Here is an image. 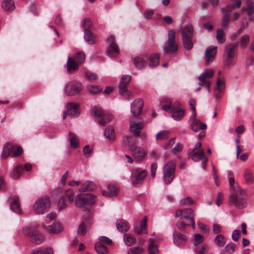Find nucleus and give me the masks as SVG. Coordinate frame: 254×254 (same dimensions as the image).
<instances>
[{"label": "nucleus", "instance_id": "1", "mask_svg": "<svg viewBox=\"0 0 254 254\" xmlns=\"http://www.w3.org/2000/svg\"><path fill=\"white\" fill-rule=\"evenodd\" d=\"M229 201L239 209L245 208L248 204L246 191L241 188H237L235 191L231 192Z\"/></svg>", "mask_w": 254, "mask_h": 254}, {"label": "nucleus", "instance_id": "2", "mask_svg": "<svg viewBox=\"0 0 254 254\" xmlns=\"http://www.w3.org/2000/svg\"><path fill=\"white\" fill-rule=\"evenodd\" d=\"M176 32L171 29L168 32V40L164 45L163 51L165 54H172L178 50V45L175 41Z\"/></svg>", "mask_w": 254, "mask_h": 254}, {"label": "nucleus", "instance_id": "3", "mask_svg": "<svg viewBox=\"0 0 254 254\" xmlns=\"http://www.w3.org/2000/svg\"><path fill=\"white\" fill-rule=\"evenodd\" d=\"M193 28L192 25L191 24L187 25L182 30V39L184 47L187 50H190L193 47Z\"/></svg>", "mask_w": 254, "mask_h": 254}, {"label": "nucleus", "instance_id": "4", "mask_svg": "<svg viewBox=\"0 0 254 254\" xmlns=\"http://www.w3.org/2000/svg\"><path fill=\"white\" fill-rule=\"evenodd\" d=\"M176 171V163L173 160L167 162L164 166L163 170V179L165 184H171L174 178Z\"/></svg>", "mask_w": 254, "mask_h": 254}, {"label": "nucleus", "instance_id": "5", "mask_svg": "<svg viewBox=\"0 0 254 254\" xmlns=\"http://www.w3.org/2000/svg\"><path fill=\"white\" fill-rule=\"evenodd\" d=\"M95 195L90 193L78 194L75 198V204L78 207L92 206L95 203Z\"/></svg>", "mask_w": 254, "mask_h": 254}, {"label": "nucleus", "instance_id": "6", "mask_svg": "<svg viewBox=\"0 0 254 254\" xmlns=\"http://www.w3.org/2000/svg\"><path fill=\"white\" fill-rule=\"evenodd\" d=\"M35 225H32L27 226L23 229V233L29 237L33 243L39 244L43 242L44 236L35 230Z\"/></svg>", "mask_w": 254, "mask_h": 254}, {"label": "nucleus", "instance_id": "7", "mask_svg": "<svg viewBox=\"0 0 254 254\" xmlns=\"http://www.w3.org/2000/svg\"><path fill=\"white\" fill-rule=\"evenodd\" d=\"M50 200L47 197L37 199L33 206V209L37 214H42L50 207Z\"/></svg>", "mask_w": 254, "mask_h": 254}, {"label": "nucleus", "instance_id": "8", "mask_svg": "<svg viewBox=\"0 0 254 254\" xmlns=\"http://www.w3.org/2000/svg\"><path fill=\"white\" fill-rule=\"evenodd\" d=\"M194 211L191 208H185L177 211L175 217H181L182 220L189 222L191 224L192 228L194 229L195 228L194 219Z\"/></svg>", "mask_w": 254, "mask_h": 254}, {"label": "nucleus", "instance_id": "9", "mask_svg": "<svg viewBox=\"0 0 254 254\" xmlns=\"http://www.w3.org/2000/svg\"><path fill=\"white\" fill-rule=\"evenodd\" d=\"M148 171L146 170H139L138 169H133L131 171L130 180L133 186L141 185L143 180L147 176Z\"/></svg>", "mask_w": 254, "mask_h": 254}, {"label": "nucleus", "instance_id": "10", "mask_svg": "<svg viewBox=\"0 0 254 254\" xmlns=\"http://www.w3.org/2000/svg\"><path fill=\"white\" fill-rule=\"evenodd\" d=\"M107 42L109 46L107 50V55L111 57H114L120 54L118 46L115 42L114 37L112 35H109L107 37Z\"/></svg>", "mask_w": 254, "mask_h": 254}, {"label": "nucleus", "instance_id": "11", "mask_svg": "<svg viewBox=\"0 0 254 254\" xmlns=\"http://www.w3.org/2000/svg\"><path fill=\"white\" fill-rule=\"evenodd\" d=\"M82 88L80 83L78 82H70L65 87V93L68 96H73L79 93Z\"/></svg>", "mask_w": 254, "mask_h": 254}, {"label": "nucleus", "instance_id": "12", "mask_svg": "<svg viewBox=\"0 0 254 254\" xmlns=\"http://www.w3.org/2000/svg\"><path fill=\"white\" fill-rule=\"evenodd\" d=\"M131 76L128 75H124L121 79L119 88L120 93L123 95L127 96V98H129L130 96V93L127 89V85L130 82Z\"/></svg>", "mask_w": 254, "mask_h": 254}, {"label": "nucleus", "instance_id": "13", "mask_svg": "<svg viewBox=\"0 0 254 254\" xmlns=\"http://www.w3.org/2000/svg\"><path fill=\"white\" fill-rule=\"evenodd\" d=\"M143 106V103L140 99L135 100L131 104L130 111L133 118L137 119L141 113Z\"/></svg>", "mask_w": 254, "mask_h": 254}, {"label": "nucleus", "instance_id": "14", "mask_svg": "<svg viewBox=\"0 0 254 254\" xmlns=\"http://www.w3.org/2000/svg\"><path fill=\"white\" fill-rule=\"evenodd\" d=\"M217 47L211 46L205 51L204 60L206 64H210L214 60L217 54Z\"/></svg>", "mask_w": 254, "mask_h": 254}, {"label": "nucleus", "instance_id": "15", "mask_svg": "<svg viewBox=\"0 0 254 254\" xmlns=\"http://www.w3.org/2000/svg\"><path fill=\"white\" fill-rule=\"evenodd\" d=\"M135 119L130 117L129 119L130 131L135 136H140L141 130L143 128L144 124L142 122L135 123Z\"/></svg>", "mask_w": 254, "mask_h": 254}, {"label": "nucleus", "instance_id": "16", "mask_svg": "<svg viewBox=\"0 0 254 254\" xmlns=\"http://www.w3.org/2000/svg\"><path fill=\"white\" fill-rule=\"evenodd\" d=\"M147 217L145 216L140 223H136L134 226V232L138 235L147 234Z\"/></svg>", "mask_w": 254, "mask_h": 254}, {"label": "nucleus", "instance_id": "17", "mask_svg": "<svg viewBox=\"0 0 254 254\" xmlns=\"http://www.w3.org/2000/svg\"><path fill=\"white\" fill-rule=\"evenodd\" d=\"M132 156L138 161L142 160L145 155L144 150L139 146H133L130 150Z\"/></svg>", "mask_w": 254, "mask_h": 254}, {"label": "nucleus", "instance_id": "18", "mask_svg": "<svg viewBox=\"0 0 254 254\" xmlns=\"http://www.w3.org/2000/svg\"><path fill=\"white\" fill-rule=\"evenodd\" d=\"M216 84L217 87L214 90V95L217 99H219L221 97L224 92L225 83L224 80H221L220 77H219L217 80Z\"/></svg>", "mask_w": 254, "mask_h": 254}, {"label": "nucleus", "instance_id": "19", "mask_svg": "<svg viewBox=\"0 0 254 254\" xmlns=\"http://www.w3.org/2000/svg\"><path fill=\"white\" fill-rule=\"evenodd\" d=\"M91 218L88 214L87 218L84 219L79 225L77 233L79 235L84 236L86 233V228L91 224Z\"/></svg>", "mask_w": 254, "mask_h": 254}, {"label": "nucleus", "instance_id": "20", "mask_svg": "<svg viewBox=\"0 0 254 254\" xmlns=\"http://www.w3.org/2000/svg\"><path fill=\"white\" fill-rule=\"evenodd\" d=\"M43 227L47 230L49 233L56 234L61 232L63 229V227L60 223H55L52 225L47 227L45 224L43 223Z\"/></svg>", "mask_w": 254, "mask_h": 254}, {"label": "nucleus", "instance_id": "21", "mask_svg": "<svg viewBox=\"0 0 254 254\" xmlns=\"http://www.w3.org/2000/svg\"><path fill=\"white\" fill-rule=\"evenodd\" d=\"M118 191L119 188L116 185H110L108 187L107 190L102 191V194L106 197H112L116 195Z\"/></svg>", "mask_w": 254, "mask_h": 254}, {"label": "nucleus", "instance_id": "22", "mask_svg": "<svg viewBox=\"0 0 254 254\" xmlns=\"http://www.w3.org/2000/svg\"><path fill=\"white\" fill-rule=\"evenodd\" d=\"M160 57V54L155 53L151 55L149 58H147V63L148 66L153 68L158 65L159 63Z\"/></svg>", "mask_w": 254, "mask_h": 254}, {"label": "nucleus", "instance_id": "23", "mask_svg": "<svg viewBox=\"0 0 254 254\" xmlns=\"http://www.w3.org/2000/svg\"><path fill=\"white\" fill-rule=\"evenodd\" d=\"M191 129L194 132H198L200 130L206 128L207 125L205 123H201L198 120H194L190 124Z\"/></svg>", "mask_w": 254, "mask_h": 254}, {"label": "nucleus", "instance_id": "24", "mask_svg": "<svg viewBox=\"0 0 254 254\" xmlns=\"http://www.w3.org/2000/svg\"><path fill=\"white\" fill-rule=\"evenodd\" d=\"M116 227L118 231L121 232H126L130 228L129 223L123 219H119L117 220Z\"/></svg>", "mask_w": 254, "mask_h": 254}, {"label": "nucleus", "instance_id": "25", "mask_svg": "<svg viewBox=\"0 0 254 254\" xmlns=\"http://www.w3.org/2000/svg\"><path fill=\"white\" fill-rule=\"evenodd\" d=\"M12 201L10 204V209L13 212L20 214L21 210L20 207V203L19 201V197L15 195L12 197Z\"/></svg>", "mask_w": 254, "mask_h": 254}, {"label": "nucleus", "instance_id": "26", "mask_svg": "<svg viewBox=\"0 0 254 254\" xmlns=\"http://www.w3.org/2000/svg\"><path fill=\"white\" fill-rule=\"evenodd\" d=\"M147 57L145 55L136 57L134 59L133 63L135 67L138 69H141L144 67V65L147 62Z\"/></svg>", "mask_w": 254, "mask_h": 254}, {"label": "nucleus", "instance_id": "27", "mask_svg": "<svg viewBox=\"0 0 254 254\" xmlns=\"http://www.w3.org/2000/svg\"><path fill=\"white\" fill-rule=\"evenodd\" d=\"M96 188V184L92 181H86L83 183L80 188L79 191L83 192L86 191H91Z\"/></svg>", "mask_w": 254, "mask_h": 254}, {"label": "nucleus", "instance_id": "28", "mask_svg": "<svg viewBox=\"0 0 254 254\" xmlns=\"http://www.w3.org/2000/svg\"><path fill=\"white\" fill-rule=\"evenodd\" d=\"M187 240V237L178 232H174L173 233V241L174 244L179 245L183 244Z\"/></svg>", "mask_w": 254, "mask_h": 254}, {"label": "nucleus", "instance_id": "29", "mask_svg": "<svg viewBox=\"0 0 254 254\" xmlns=\"http://www.w3.org/2000/svg\"><path fill=\"white\" fill-rule=\"evenodd\" d=\"M67 109L73 116H78L80 114L79 105L76 103H69L67 104Z\"/></svg>", "mask_w": 254, "mask_h": 254}, {"label": "nucleus", "instance_id": "30", "mask_svg": "<svg viewBox=\"0 0 254 254\" xmlns=\"http://www.w3.org/2000/svg\"><path fill=\"white\" fill-rule=\"evenodd\" d=\"M14 146L11 144H6L3 148V152L1 155V157L5 159L11 155L12 156Z\"/></svg>", "mask_w": 254, "mask_h": 254}, {"label": "nucleus", "instance_id": "31", "mask_svg": "<svg viewBox=\"0 0 254 254\" xmlns=\"http://www.w3.org/2000/svg\"><path fill=\"white\" fill-rule=\"evenodd\" d=\"M67 69L68 71H74L78 69V63L75 61V60L72 59L70 57H68L66 63Z\"/></svg>", "mask_w": 254, "mask_h": 254}, {"label": "nucleus", "instance_id": "32", "mask_svg": "<svg viewBox=\"0 0 254 254\" xmlns=\"http://www.w3.org/2000/svg\"><path fill=\"white\" fill-rule=\"evenodd\" d=\"M84 39L89 44H93L96 42L95 36L91 30L86 29L84 30Z\"/></svg>", "mask_w": 254, "mask_h": 254}, {"label": "nucleus", "instance_id": "33", "mask_svg": "<svg viewBox=\"0 0 254 254\" xmlns=\"http://www.w3.org/2000/svg\"><path fill=\"white\" fill-rule=\"evenodd\" d=\"M68 139L72 147L75 148L79 146V139L75 134L69 131L68 133Z\"/></svg>", "mask_w": 254, "mask_h": 254}, {"label": "nucleus", "instance_id": "34", "mask_svg": "<svg viewBox=\"0 0 254 254\" xmlns=\"http://www.w3.org/2000/svg\"><path fill=\"white\" fill-rule=\"evenodd\" d=\"M247 6L249 19L254 22V3L251 0H247Z\"/></svg>", "mask_w": 254, "mask_h": 254}, {"label": "nucleus", "instance_id": "35", "mask_svg": "<svg viewBox=\"0 0 254 254\" xmlns=\"http://www.w3.org/2000/svg\"><path fill=\"white\" fill-rule=\"evenodd\" d=\"M227 175L231 191H235L237 188H240L237 183H235L234 174L232 172L228 171Z\"/></svg>", "mask_w": 254, "mask_h": 254}, {"label": "nucleus", "instance_id": "36", "mask_svg": "<svg viewBox=\"0 0 254 254\" xmlns=\"http://www.w3.org/2000/svg\"><path fill=\"white\" fill-rule=\"evenodd\" d=\"M241 1L240 0H238L232 4L227 5L225 8H222L221 10L224 13H225V12H229L235 8H239L241 6Z\"/></svg>", "mask_w": 254, "mask_h": 254}, {"label": "nucleus", "instance_id": "37", "mask_svg": "<svg viewBox=\"0 0 254 254\" xmlns=\"http://www.w3.org/2000/svg\"><path fill=\"white\" fill-rule=\"evenodd\" d=\"M236 47L237 45L231 43L227 45L225 48V56L235 57V50Z\"/></svg>", "mask_w": 254, "mask_h": 254}, {"label": "nucleus", "instance_id": "38", "mask_svg": "<svg viewBox=\"0 0 254 254\" xmlns=\"http://www.w3.org/2000/svg\"><path fill=\"white\" fill-rule=\"evenodd\" d=\"M24 169L21 165L16 166L11 172V176L14 179H19L22 174Z\"/></svg>", "mask_w": 254, "mask_h": 254}, {"label": "nucleus", "instance_id": "39", "mask_svg": "<svg viewBox=\"0 0 254 254\" xmlns=\"http://www.w3.org/2000/svg\"><path fill=\"white\" fill-rule=\"evenodd\" d=\"M171 113L172 118L174 120L176 121H179L184 117L185 110L183 109L172 110Z\"/></svg>", "mask_w": 254, "mask_h": 254}, {"label": "nucleus", "instance_id": "40", "mask_svg": "<svg viewBox=\"0 0 254 254\" xmlns=\"http://www.w3.org/2000/svg\"><path fill=\"white\" fill-rule=\"evenodd\" d=\"M3 9L5 11H10L15 8L14 2L12 0H4L1 3Z\"/></svg>", "mask_w": 254, "mask_h": 254}, {"label": "nucleus", "instance_id": "41", "mask_svg": "<svg viewBox=\"0 0 254 254\" xmlns=\"http://www.w3.org/2000/svg\"><path fill=\"white\" fill-rule=\"evenodd\" d=\"M148 243L149 254H158L159 251L158 248L153 240L152 239H149Z\"/></svg>", "mask_w": 254, "mask_h": 254}, {"label": "nucleus", "instance_id": "42", "mask_svg": "<svg viewBox=\"0 0 254 254\" xmlns=\"http://www.w3.org/2000/svg\"><path fill=\"white\" fill-rule=\"evenodd\" d=\"M104 134L105 137L109 140H114L115 138L114 129L113 127H110L106 128Z\"/></svg>", "mask_w": 254, "mask_h": 254}, {"label": "nucleus", "instance_id": "43", "mask_svg": "<svg viewBox=\"0 0 254 254\" xmlns=\"http://www.w3.org/2000/svg\"><path fill=\"white\" fill-rule=\"evenodd\" d=\"M95 248L96 252L99 254H106L108 252L107 248L101 242L96 243Z\"/></svg>", "mask_w": 254, "mask_h": 254}, {"label": "nucleus", "instance_id": "44", "mask_svg": "<svg viewBox=\"0 0 254 254\" xmlns=\"http://www.w3.org/2000/svg\"><path fill=\"white\" fill-rule=\"evenodd\" d=\"M124 242L128 246H131L136 242V239L129 234H125L124 235Z\"/></svg>", "mask_w": 254, "mask_h": 254}, {"label": "nucleus", "instance_id": "45", "mask_svg": "<svg viewBox=\"0 0 254 254\" xmlns=\"http://www.w3.org/2000/svg\"><path fill=\"white\" fill-rule=\"evenodd\" d=\"M204 152L203 149H200L194 152L191 156L192 159L195 162H198L202 160L204 158Z\"/></svg>", "mask_w": 254, "mask_h": 254}, {"label": "nucleus", "instance_id": "46", "mask_svg": "<svg viewBox=\"0 0 254 254\" xmlns=\"http://www.w3.org/2000/svg\"><path fill=\"white\" fill-rule=\"evenodd\" d=\"M250 40V36L248 34H245L242 36L240 40L238 41L235 45H240L241 47L245 48L247 46L248 43Z\"/></svg>", "mask_w": 254, "mask_h": 254}, {"label": "nucleus", "instance_id": "47", "mask_svg": "<svg viewBox=\"0 0 254 254\" xmlns=\"http://www.w3.org/2000/svg\"><path fill=\"white\" fill-rule=\"evenodd\" d=\"M198 79L200 81L199 85L200 86L205 87L207 91L209 92L211 85L210 81L209 80L204 78V77L200 75L198 77Z\"/></svg>", "mask_w": 254, "mask_h": 254}, {"label": "nucleus", "instance_id": "48", "mask_svg": "<svg viewBox=\"0 0 254 254\" xmlns=\"http://www.w3.org/2000/svg\"><path fill=\"white\" fill-rule=\"evenodd\" d=\"M214 242L217 246L222 247L226 242V238L222 235H218L214 239Z\"/></svg>", "mask_w": 254, "mask_h": 254}, {"label": "nucleus", "instance_id": "49", "mask_svg": "<svg viewBox=\"0 0 254 254\" xmlns=\"http://www.w3.org/2000/svg\"><path fill=\"white\" fill-rule=\"evenodd\" d=\"M225 32L222 29L217 30L216 34V38L220 43H223L225 41Z\"/></svg>", "mask_w": 254, "mask_h": 254}, {"label": "nucleus", "instance_id": "50", "mask_svg": "<svg viewBox=\"0 0 254 254\" xmlns=\"http://www.w3.org/2000/svg\"><path fill=\"white\" fill-rule=\"evenodd\" d=\"M65 196V199H67L70 203H72L75 198L74 193L72 190L68 189L67 190L64 195Z\"/></svg>", "mask_w": 254, "mask_h": 254}, {"label": "nucleus", "instance_id": "51", "mask_svg": "<svg viewBox=\"0 0 254 254\" xmlns=\"http://www.w3.org/2000/svg\"><path fill=\"white\" fill-rule=\"evenodd\" d=\"M169 131L166 130H162L159 131L156 135V139L159 140H165L168 138Z\"/></svg>", "mask_w": 254, "mask_h": 254}, {"label": "nucleus", "instance_id": "52", "mask_svg": "<svg viewBox=\"0 0 254 254\" xmlns=\"http://www.w3.org/2000/svg\"><path fill=\"white\" fill-rule=\"evenodd\" d=\"M214 70L211 68H207L205 69L200 75L204 77V78L209 80V79L211 78L214 75Z\"/></svg>", "mask_w": 254, "mask_h": 254}, {"label": "nucleus", "instance_id": "53", "mask_svg": "<svg viewBox=\"0 0 254 254\" xmlns=\"http://www.w3.org/2000/svg\"><path fill=\"white\" fill-rule=\"evenodd\" d=\"M245 181L248 184H252L254 182V177L250 170H247L244 174Z\"/></svg>", "mask_w": 254, "mask_h": 254}, {"label": "nucleus", "instance_id": "54", "mask_svg": "<svg viewBox=\"0 0 254 254\" xmlns=\"http://www.w3.org/2000/svg\"><path fill=\"white\" fill-rule=\"evenodd\" d=\"M58 206V209L59 211H61L62 210L65 208L67 207V204L66 203V199L64 195H62L60 197Z\"/></svg>", "mask_w": 254, "mask_h": 254}, {"label": "nucleus", "instance_id": "55", "mask_svg": "<svg viewBox=\"0 0 254 254\" xmlns=\"http://www.w3.org/2000/svg\"><path fill=\"white\" fill-rule=\"evenodd\" d=\"M58 206V209L59 211H61L62 210L65 208L67 207V204L66 203V199L64 195H62L60 197Z\"/></svg>", "mask_w": 254, "mask_h": 254}, {"label": "nucleus", "instance_id": "56", "mask_svg": "<svg viewBox=\"0 0 254 254\" xmlns=\"http://www.w3.org/2000/svg\"><path fill=\"white\" fill-rule=\"evenodd\" d=\"M234 58L231 56H226L224 62V65L228 67L235 65L236 61Z\"/></svg>", "mask_w": 254, "mask_h": 254}, {"label": "nucleus", "instance_id": "57", "mask_svg": "<svg viewBox=\"0 0 254 254\" xmlns=\"http://www.w3.org/2000/svg\"><path fill=\"white\" fill-rule=\"evenodd\" d=\"M144 249L140 247H133L130 248L128 254H140L143 253Z\"/></svg>", "mask_w": 254, "mask_h": 254}, {"label": "nucleus", "instance_id": "58", "mask_svg": "<svg viewBox=\"0 0 254 254\" xmlns=\"http://www.w3.org/2000/svg\"><path fill=\"white\" fill-rule=\"evenodd\" d=\"M236 244L230 243H228L225 247V250L226 253L229 254H232L235 252L236 249Z\"/></svg>", "mask_w": 254, "mask_h": 254}, {"label": "nucleus", "instance_id": "59", "mask_svg": "<svg viewBox=\"0 0 254 254\" xmlns=\"http://www.w3.org/2000/svg\"><path fill=\"white\" fill-rule=\"evenodd\" d=\"M191 224L189 222L185 221L184 220H181L180 221H179L176 224V226L177 228L180 231H184L186 226Z\"/></svg>", "mask_w": 254, "mask_h": 254}, {"label": "nucleus", "instance_id": "60", "mask_svg": "<svg viewBox=\"0 0 254 254\" xmlns=\"http://www.w3.org/2000/svg\"><path fill=\"white\" fill-rule=\"evenodd\" d=\"M88 90L90 93L93 94H98L102 91V89L98 85H89Z\"/></svg>", "mask_w": 254, "mask_h": 254}, {"label": "nucleus", "instance_id": "61", "mask_svg": "<svg viewBox=\"0 0 254 254\" xmlns=\"http://www.w3.org/2000/svg\"><path fill=\"white\" fill-rule=\"evenodd\" d=\"M193 203V200L191 197H187L180 200V204L182 205H188Z\"/></svg>", "mask_w": 254, "mask_h": 254}, {"label": "nucleus", "instance_id": "62", "mask_svg": "<svg viewBox=\"0 0 254 254\" xmlns=\"http://www.w3.org/2000/svg\"><path fill=\"white\" fill-rule=\"evenodd\" d=\"M85 58V55L83 53L78 52L74 58V60L76 61L78 64H81L83 62Z\"/></svg>", "mask_w": 254, "mask_h": 254}, {"label": "nucleus", "instance_id": "63", "mask_svg": "<svg viewBox=\"0 0 254 254\" xmlns=\"http://www.w3.org/2000/svg\"><path fill=\"white\" fill-rule=\"evenodd\" d=\"M230 21V15L228 13H225L222 22V26L223 27H227Z\"/></svg>", "mask_w": 254, "mask_h": 254}, {"label": "nucleus", "instance_id": "64", "mask_svg": "<svg viewBox=\"0 0 254 254\" xmlns=\"http://www.w3.org/2000/svg\"><path fill=\"white\" fill-rule=\"evenodd\" d=\"M91 26L90 20L88 18L84 19L82 23V27L84 29V31L86 29L90 30Z\"/></svg>", "mask_w": 254, "mask_h": 254}]
</instances>
